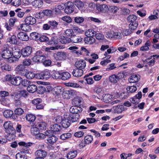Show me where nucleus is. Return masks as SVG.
Masks as SVG:
<instances>
[{"label":"nucleus","mask_w":159,"mask_h":159,"mask_svg":"<svg viewBox=\"0 0 159 159\" xmlns=\"http://www.w3.org/2000/svg\"><path fill=\"white\" fill-rule=\"evenodd\" d=\"M66 57V53L65 52H58L56 54L55 58L59 60H65Z\"/></svg>","instance_id":"33"},{"label":"nucleus","mask_w":159,"mask_h":159,"mask_svg":"<svg viewBox=\"0 0 159 159\" xmlns=\"http://www.w3.org/2000/svg\"><path fill=\"white\" fill-rule=\"evenodd\" d=\"M16 71L18 74L21 75H24L27 70L23 65H20L18 66L16 68Z\"/></svg>","instance_id":"21"},{"label":"nucleus","mask_w":159,"mask_h":159,"mask_svg":"<svg viewBox=\"0 0 159 159\" xmlns=\"http://www.w3.org/2000/svg\"><path fill=\"white\" fill-rule=\"evenodd\" d=\"M65 8L64 12L65 13L70 14L73 12L74 10L75 6L71 2H68L65 4Z\"/></svg>","instance_id":"11"},{"label":"nucleus","mask_w":159,"mask_h":159,"mask_svg":"<svg viewBox=\"0 0 159 159\" xmlns=\"http://www.w3.org/2000/svg\"><path fill=\"white\" fill-rule=\"evenodd\" d=\"M1 53L3 58L7 59V61L10 63V61H11V56L13 55L12 51L9 48L4 47Z\"/></svg>","instance_id":"6"},{"label":"nucleus","mask_w":159,"mask_h":159,"mask_svg":"<svg viewBox=\"0 0 159 159\" xmlns=\"http://www.w3.org/2000/svg\"><path fill=\"white\" fill-rule=\"evenodd\" d=\"M73 33H74L78 34H82L84 32V31L81 30L77 26H74L72 28Z\"/></svg>","instance_id":"62"},{"label":"nucleus","mask_w":159,"mask_h":159,"mask_svg":"<svg viewBox=\"0 0 159 159\" xmlns=\"http://www.w3.org/2000/svg\"><path fill=\"white\" fill-rule=\"evenodd\" d=\"M40 129L37 126L34 127L31 129V132L33 135H36L40 132Z\"/></svg>","instance_id":"63"},{"label":"nucleus","mask_w":159,"mask_h":159,"mask_svg":"<svg viewBox=\"0 0 159 159\" xmlns=\"http://www.w3.org/2000/svg\"><path fill=\"white\" fill-rule=\"evenodd\" d=\"M81 97L78 96L76 97L73 99L72 103L75 106H80L81 102Z\"/></svg>","instance_id":"46"},{"label":"nucleus","mask_w":159,"mask_h":159,"mask_svg":"<svg viewBox=\"0 0 159 159\" xmlns=\"http://www.w3.org/2000/svg\"><path fill=\"white\" fill-rule=\"evenodd\" d=\"M26 120L30 122V124H34L35 121L36 120L37 118L35 115L31 113H28L25 116Z\"/></svg>","instance_id":"19"},{"label":"nucleus","mask_w":159,"mask_h":159,"mask_svg":"<svg viewBox=\"0 0 159 159\" xmlns=\"http://www.w3.org/2000/svg\"><path fill=\"white\" fill-rule=\"evenodd\" d=\"M3 126L6 129V132L16 130L13 127V124L10 121H7L4 122Z\"/></svg>","instance_id":"16"},{"label":"nucleus","mask_w":159,"mask_h":159,"mask_svg":"<svg viewBox=\"0 0 159 159\" xmlns=\"http://www.w3.org/2000/svg\"><path fill=\"white\" fill-rule=\"evenodd\" d=\"M137 88L135 86H129L126 88L127 92L128 93H132L135 92Z\"/></svg>","instance_id":"56"},{"label":"nucleus","mask_w":159,"mask_h":159,"mask_svg":"<svg viewBox=\"0 0 159 159\" xmlns=\"http://www.w3.org/2000/svg\"><path fill=\"white\" fill-rule=\"evenodd\" d=\"M32 4L34 7L40 8L43 4V2L42 0H34L32 2Z\"/></svg>","instance_id":"43"},{"label":"nucleus","mask_w":159,"mask_h":159,"mask_svg":"<svg viewBox=\"0 0 159 159\" xmlns=\"http://www.w3.org/2000/svg\"><path fill=\"white\" fill-rule=\"evenodd\" d=\"M52 130L54 132L60 131L61 130V126L58 124H55L51 127Z\"/></svg>","instance_id":"51"},{"label":"nucleus","mask_w":159,"mask_h":159,"mask_svg":"<svg viewBox=\"0 0 159 159\" xmlns=\"http://www.w3.org/2000/svg\"><path fill=\"white\" fill-rule=\"evenodd\" d=\"M70 38V43H77L81 42L83 40V38L81 36L74 34Z\"/></svg>","instance_id":"23"},{"label":"nucleus","mask_w":159,"mask_h":159,"mask_svg":"<svg viewBox=\"0 0 159 159\" xmlns=\"http://www.w3.org/2000/svg\"><path fill=\"white\" fill-rule=\"evenodd\" d=\"M11 97L14 99V100H15L21 99L19 92L12 93L11 95Z\"/></svg>","instance_id":"60"},{"label":"nucleus","mask_w":159,"mask_h":159,"mask_svg":"<svg viewBox=\"0 0 159 159\" xmlns=\"http://www.w3.org/2000/svg\"><path fill=\"white\" fill-rule=\"evenodd\" d=\"M140 76L139 75H133L129 78V81L130 83H136L139 80Z\"/></svg>","instance_id":"34"},{"label":"nucleus","mask_w":159,"mask_h":159,"mask_svg":"<svg viewBox=\"0 0 159 159\" xmlns=\"http://www.w3.org/2000/svg\"><path fill=\"white\" fill-rule=\"evenodd\" d=\"M83 109L81 107L76 106H72L69 109L70 112L71 113L70 115L74 116V118H77V119H76V122L78 121L80 118L79 113H81Z\"/></svg>","instance_id":"5"},{"label":"nucleus","mask_w":159,"mask_h":159,"mask_svg":"<svg viewBox=\"0 0 159 159\" xmlns=\"http://www.w3.org/2000/svg\"><path fill=\"white\" fill-rule=\"evenodd\" d=\"M64 94H66L67 97H65L67 99L70 98L72 96H74L76 94V91L73 90H66L63 92Z\"/></svg>","instance_id":"40"},{"label":"nucleus","mask_w":159,"mask_h":159,"mask_svg":"<svg viewBox=\"0 0 159 159\" xmlns=\"http://www.w3.org/2000/svg\"><path fill=\"white\" fill-rule=\"evenodd\" d=\"M46 91V89L44 86L39 85L37 86V90L36 91L37 93L39 94H43Z\"/></svg>","instance_id":"55"},{"label":"nucleus","mask_w":159,"mask_h":159,"mask_svg":"<svg viewBox=\"0 0 159 159\" xmlns=\"http://www.w3.org/2000/svg\"><path fill=\"white\" fill-rule=\"evenodd\" d=\"M40 34L35 32H32L30 34L29 39L31 40L39 41Z\"/></svg>","instance_id":"28"},{"label":"nucleus","mask_w":159,"mask_h":159,"mask_svg":"<svg viewBox=\"0 0 159 159\" xmlns=\"http://www.w3.org/2000/svg\"><path fill=\"white\" fill-rule=\"evenodd\" d=\"M7 134L6 136L5 139H7L6 140L7 141H11V140L14 139L16 136V130H13L9 132H6Z\"/></svg>","instance_id":"26"},{"label":"nucleus","mask_w":159,"mask_h":159,"mask_svg":"<svg viewBox=\"0 0 159 159\" xmlns=\"http://www.w3.org/2000/svg\"><path fill=\"white\" fill-rule=\"evenodd\" d=\"M60 79L65 80L70 79L71 77L70 74L67 71L62 72L61 71Z\"/></svg>","instance_id":"31"},{"label":"nucleus","mask_w":159,"mask_h":159,"mask_svg":"<svg viewBox=\"0 0 159 159\" xmlns=\"http://www.w3.org/2000/svg\"><path fill=\"white\" fill-rule=\"evenodd\" d=\"M3 116L7 118H10L13 119L14 112L10 109H7L5 110L3 112Z\"/></svg>","instance_id":"29"},{"label":"nucleus","mask_w":159,"mask_h":159,"mask_svg":"<svg viewBox=\"0 0 159 159\" xmlns=\"http://www.w3.org/2000/svg\"><path fill=\"white\" fill-rule=\"evenodd\" d=\"M0 102L1 104L4 106L8 107L10 105V99L8 98H1Z\"/></svg>","instance_id":"41"},{"label":"nucleus","mask_w":159,"mask_h":159,"mask_svg":"<svg viewBox=\"0 0 159 159\" xmlns=\"http://www.w3.org/2000/svg\"><path fill=\"white\" fill-rule=\"evenodd\" d=\"M59 40L60 42L62 44H66L67 43H70V38L67 37L63 35H61L59 37Z\"/></svg>","instance_id":"36"},{"label":"nucleus","mask_w":159,"mask_h":159,"mask_svg":"<svg viewBox=\"0 0 159 159\" xmlns=\"http://www.w3.org/2000/svg\"><path fill=\"white\" fill-rule=\"evenodd\" d=\"M72 134L70 133H63L60 136V139L63 140H66L70 138Z\"/></svg>","instance_id":"49"},{"label":"nucleus","mask_w":159,"mask_h":159,"mask_svg":"<svg viewBox=\"0 0 159 159\" xmlns=\"http://www.w3.org/2000/svg\"><path fill=\"white\" fill-rule=\"evenodd\" d=\"M22 56L23 57H28L30 56L32 52V48L30 46H27L22 48L21 50Z\"/></svg>","instance_id":"12"},{"label":"nucleus","mask_w":159,"mask_h":159,"mask_svg":"<svg viewBox=\"0 0 159 159\" xmlns=\"http://www.w3.org/2000/svg\"><path fill=\"white\" fill-rule=\"evenodd\" d=\"M42 13H43L44 16H46L48 17H51L52 16L53 11L51 10H45L42 11Z\"/></svg>","instance_id":"59"},{"label":"nucleus","mask_w":159,"mask_h":159,"mask_svg":"<svg viewBox=\"0 0 159 159\" xmlns=\"http://www.w3.org/2000/svg\"><path fill=\"white\" fill-rule=\"evenodd\" d=\"M24 112V110L21 108L19 107L16 108L14 110V115L13 116V120H17L18 119V116L21 115Z\"/></svg>","instance_id":"20"},{"label":"nucleus","mask_w":159,"mask_h":159,"mask_svg":"<svg viewBox=\"0 0 159 159\" xmlns=\"http://www.w3.org/2000/svg\"><path fill=\"white\" fill-rule=\"evenodd\" d=\"M16 159H27V155L23 152H20L16 155Z\"/></svg>","instance_id":"48"},{"label":"nucleus","mask_w":159,"mask_h":159,"mask_svg":"<svg viewBox=\"0 0 159 159\" xmlns=\"http://www.w3.org/2000/svg\"><path fill=\"white\" fill-rule=\"evenodd\" d=\"M96 32L92 29H89L87 30L85 32V34L86 36H89L94 37L96 34Z\"/></svg>","instance_id":"54"},{"label":"nucleus","mask_w":159,"mask_h":159,"mask_svg":"<svg viewBox=\"0 0 159 159\" xmlns=\"http://www.w3.org/2000/svg\"><path fill=\"white\" fill-rule=\"evenodd\" d=\"M35 55L32 60L35 63H43L46 58V55L41 50L37 51Z\"/></svg>","instance_id":"4"},{"label":"nucleus","mask_w":159,"mask_h":159,"mask_svg":"<svg viewBox=\"0 0 159 159\" xmlns=\"http://www.w3.org/2000/svg\"><path fill=\"white\" fill-rule=\"evenodd\" d=\"M27 90L30 93H34L37 90V86L33 84L31 82L27 88Z\"/></svg>","instance_id":"38"},{"label":"nucleus","mask_w":159,"mask_h":159,"mask_svg":"<svg viewBox=\"0 0 159 159\" xmlns=\"http://www.w3.org/2000/svg\"><path fill=\"white\" fill-rule=\"evenodd\" d=\"M123 77L122 75L120 77V76H118L114 74L110 76L109 77V80L111 83L116 84L120 79H121Z\"/></svg>","instance_id":"24"},{"label":"nucleus","mask_w":159,"mask_h":159,"mask_svg":"<svg viewBox=\"0 0 159 159\" xmlns=\"http://www.w3.org/2000/svg\"><path fill=\"white\" fill-rule=\"evenodd\" d=\"M37 79L47 80L51 77V74L49 70H46L36 74Z\"/></svg>","instance_id":"8"},{"label":"nucleus","mask_w":159,"mask_h":159,"mask_svg":"<svg viewBox=\"0 0 159 159\" xmlns=\"http://www.w3.org/2000/svg\"><path fill=\"white\" fill-rule=\"evenodd\" d=\"M73 3L79 9H82L84 6L83 2L80 1H75Z\"/></svg>","instance_id":"53"},{"label":"nucleus","mask_w":159,"mask_h":159,"mask_svg":"<svg viewBox=\"0 0 159 159\" xmlns=\"http://www.w3.org/2000/svg\"><path fill=\"white\" fill-rule=\"evenodd\" d=\"M18 21L17 19L15 17L10 18L8 21L9 25L11 26H13L15 22Z\"/></svg>","instance_id":"64"},{"label":"nucleus","mask_w":159,"mask_h":159,"mask_svg":"<svg viewBox=\"0 0 159 159\" xmlns=\"http://www.w3.org/2000/svg\"><path fill=\"white\" fill-rule=\"evenodd\" d=\"M97 9L102 12L105 13L109 9L108 6L105 4H97L96 5Z\"/></svg>","instance_id":"17"},{"label":"nucleus","mask_w":159,"mask_h":159,"mask_svg":"<svg viewBox=\"0 0 159 159\" xmlns=\"http://www.w3.org/2000/svg\"><path fill=\"white\" fill-rule=\"evenodd\" d=\"M35 154L36 157L44 158L47 156V153L44 150H38L35 152Z\"/></svg>","instance_id":"27"},{"label":"nucleus","mask_w":159,"mask_h":159,"mask_svg":"<svg viewBox=\"0 0 159 159\" xmlns=\"http://www.w3.org/2000/svg\"><path fill=\"white\" fill-rule=\"evenodd\" d=\"M25 24H21L20 27L22 30L24 31L28 32L30 26L29 25H33L36 23V19L32 16H27L25 19Z\"/></svg>","instance_id":"2"},{"label":"nucleus","mask_w":159,"mask_h":159,"mask_svg":"<svg viewBox=\"0 0 159 159\" xmlns=\"http://www.w3.org/2000/svg\"><path fill=\"white\" fill-rule=\"evenodd\" d=\"M39 38V41L40 42H47L49 40V37L41 34H40Z\"/></svg>","instance_id":"61"},{"label":"nucleus","mask_w":159,"mask_h":159,"mask_svg":"<svg viewBox=\"0 0 159 159\" xmlns=\"http://www.w3.org/2000/svg\"><path fill=\"white\" fill-rule=\"evenodd\" d=\"M75 65L76 68L83 70L86 67V62L84 60H78L75 62Z\"/></svg>","instance_id":"18"},{"label":"nucleus","mask_w":159,"mask_h":159,"mask_svg":"<svg viewBox=\"0 0 159 159\" xmlns=\"http://www.w3.org/2000/svg\"><path fill=\"white\" fill-rule=\"evenodd\" d=\"M33 143L31 142L25 143L24 141H21L18 143V145L22 147V151L21 152H23L24 154L30 153V151H31L29 147L31 146Z\"/></svg>","instance_id":"7"},{"label":"nucleus","mask_w":159,"mask_h":159,"mask_svg":"<svg viewBox=\"0 0 159 159\" xmlns=\"http://www.w3.org/2000/svg\"><path fill=\"white\" fill-rule=\"evenodd\" d=\"M74 116L70 115L69 113H65L63 116H59L58 119L60 118L61 121L60 124L62 127L64 128H68L70 125L71 122H76V118H74ZM77 119V118L76 119Z\"/></svg>","instance_id":"1"},{"label":"nucleus","mask_w":159,"mask_h":159,"mask_svg":"<svg viewBox=\"0 0 159 159\" xmlns=\"http://www.w3.org/2000/svg\"><path fill=\"white\" fill-rule=\"evenodd\" d=\"M24 75L27 78L29 79H31L34 78L37 79L36 74H35L31 71H26Z\"/></svg>","instance_id":"44"},{"label":"nucleus","mask_w":159,"mask_h":159,"mask_svg":"<svg viewBox=\"0 0 159 159\" xmlns=\"http://www.w3.org/2000/svg\"><path fill=\"white\" fill-rule=\"evenodd\" d=\"M47 44L49 45L52 46L53 49H55L58 46V38L56 36H50L49 37V40L48 41Z\"/></svg>","instance_id":"10"},{"label":"nucleus","mask_w":159,"mask_h":159,"mask_svg":"<svg viewBox=\"0 0 159 159\" xmlns=\"http://www.w3.org/2000/svg\"><path fill=\"white\" fill-rule=\"evenodd\" d=\"M63 91L62 88L61 86H57L55 87L53 90V93L57 95H60Z\"/></svg>","instance_id":"42"},{"label":"nucleus","mask_w":159,"mask_h":159,"mask_svg":"<svg viewBox=\"0 0 159 159\" xmlns=\"http://www.w3.org/2000/svg\"><path fill=\"white\" fill-rule=\"evenodd\" d=\"M57 138L54 135H52L51 136H48L47 138V140L48 143L52 144L55 143L57 140Z\"/></svg>","instance_id":"47"},{"label":"nucleus","mask_w":159,"mask_h":159,"mask_svg":"<svg viewBox=\"0 0 159 159\" xmlns=\"http://www.w3.org/2000/svg\"><path fill=\"white\" fill-rule=\"evenodd\" d=\"M5 79L6 81H10L13 85L18 86L21 84L20 82L22 81V78L19 76L14 77L11 75H7Z\"/></svg>","instance_id":"3"},{"label":"nucleus","mask_w":159,"mask_h":159,"mask_svg":"<svg viewBox=\"0 0 159 159\" xmlns=\"http://www.w3.org/2000/svg\"><path fill=\"white\" fill-rule=\"evenodd\" d=\"M83 70H81L77 68L74 69L72 72L73 76L76 77H80L83 75Z\"/></svg>","instance_id":"25"},{"label":"nucleus","mask_w":159,"mask_h":159,"mask_svg":"<svg viewBox=\"0 0 159 159\" xmlns=\"http://www.w3.org/2000/svg\"><path fill=\"white\" fill-rule=\"evenodd\" d=\"M77 152L76 150H72L67 155L66 157L68 159H72L77 156Z\"/></svg>","instance_id":"45"},{"label":"nucleus","mask_w":159,"mask_h":159,"mask_svg":"<svg viewBox=\"0 0 159 159\" xmlns=\"http://www.w3.org/2000/svg\"><path fill=\"white\" fill-rule=\"evenodd\" d=\"M32 103L35 106L37 109H43L44 107L41 98L34 99L32 101Z\"/></svg>","instance_id":"14"},{"label":"nucleus","mask_w":159,"mask_h":159,"mask_svg":"<svg viewBox=\"0 0 159 159\" xmlns=\"http://www.w3.org/2000/svg\"><path fill=\"white\" fill-rule=\"evenodd\" d=\"M84 140L86 143L88 144L91 143L93 140V137L90 135H88L86 136L84 138Z\"/></svg>","instance_id":"57"},{"label":"nucleus","mask_w":159,"mask_h":159,"mask_svg":"<svg viewBox=\"0 0 159 159\" xmlns=\"http://www.w3.org/2000/svg\"><path fill=\"white\" fill-rule=\"evenodd\" d=\"M112 96L111 95L108 93L103 94L102 95V100L106 103H108L112 100Z\"/></svg>","instance_id":"39"},{"label":"nucleus","mask_w":159,"mask_h":159,"mask_svg":"<svg viewBox=\"0 0 159 159\" xmlns=\"http://www.w3.org/2000/svg\"><path fill=\"white\" fill-rule=\"evenodd\" d=\"M17 36L18 39L22 41H27L29 39V37L28 36L27 34L22 32L19 33L17 35Z\"/></svg>","instance_id":"22"},{"label":"nucleus","mask_w":159,"mask_h":159,"mask_svg":"<svg viewBox=\"0 0 159 159\" xmlns=\"http://www.w3.org/2000/svg\"><path fill=\"white\" fill-rule=\"evenodd\" d=\"M84 41L86 44H92L95 42V39L94 37L86 36L84 39Z\"/></svg>","instance_id":"30"},{"label":"nucleus","mask_w":159,"mask_h":159,"mask_svg":"<svg viewBox=\"0 0 159 159\" xmlns=\"http://www.w3.org/2000/svg\"><path fill=\"white\" fill-rule=\"evenodd\" d=\"M72 19L73 21L78 25H80L84 21L83 17L79 16L73 17Z\"/></svg>","instance_id":"32"},{"label":"nucleus","mask_w":159,"mask_h":159,"mask_svg":"<svg viewBox=\"0 0 159 159\" xmlns=\"http://www.w3.org/2000/svg\"><path fill=\"white\" fill-rule=\"evenodd\" d=\"M15 12L17 16L20 18L23 17L25 14V12L20 8H18L15 10Z\"/></svg>","instance_id":"58"},{"label":"nucleus","mask_w":159,"mask_h":159,"mask_svg":"<svg viewBox=\"0 0 159 159\" xmlns=\"http://www.w3.org/2000/svg\"><path fill=\"white\" fill-rule=\"evenodd\" d=\"M65 85L67 87H70L75 88H80V87L79 84L72 82L66 83L65 84Z\"/></svg>","instance_id":"50"},{"label":"nucleus","mask_w":159,"mask_h":159,"mask_svg":"<svg viewBox=\"0 0 159 159\" xmlns=\"http://www.w3.org/2000/svg\"><path fill=\"white\" fill-rule=\"evenodd\" d=\"M34 125L38 127L41 130H44L46 129L47 124L46 122L43 121L42 117L37 118L36 120L35 121Z\"/></svg>","instance_id":"9"},{"label":"nucleus","mask_w":159,"mask_h":159,"mask_svg":"<svg viewBox=\"0 0 159 159\" xmlns=\"http://www.w3.org/2000/svg\"><path fill=\"white\" fill-rule=\"evenodd\" d=\"M21 51L13 52V55L11 57V61H10V63H13L18 61L19 59L22 56Z\"/></svg>","instance_id":"15"},{"label":"nucleus","mask_w":159,"mask_h":159,"mask_svg":"<svg viewBox=\"0 0 159 159\" xmlns=\"http://www.w3.org/2000/svg\"><path fill=\"white\" fill-rule=\"evenodd\" d=\"M61 70L56 71L53 70L52 72L51 76L52 78L55 79H60Z\"/></svg>","instance_id":"37"},{"label":"nucleus","mask_w":159,"mask_h":159,"mask_svg":"<svg viewBox=\"0 0 159 159\" xmlns=\"http://www.w3.org/2000/svg\"><path fill=\"white\" fill-rule=\"evenodd\" d=\"M51 30H56L58 29V22L55 20H52L48 21Z\"/></svg>","instance_id":"35"},{"label":"nucleus","mask_w":159,"mask_h":159,"mask_svg":"<svg viewBox=\"0 0 159 159\" xmlns=\"http://www.w3.org/2000/svg\"><path fill=\"white\" fill-rule=\"evenodd\" d=\"M9 37L6 39V43L10 44L16 45L17 44L18 40L16 35L13 34L11 35V34H8Z\"/></svg>","instance_id":"13"},{"label":"nucleus","mask_w":159,"mask_h":159,"mask_svg":"<svg viewBox=\"0 0 159 159\" xmlns=\"http://www.w3.org/2000/svg\"><path fill=\"white\" fill-rule=\"evenodd\" d=\"M137 19L136 16L134 15H129L127 17V20L130 23H137L136 20Z\"/></svg>","instance_id":"52"}]
</instances>
